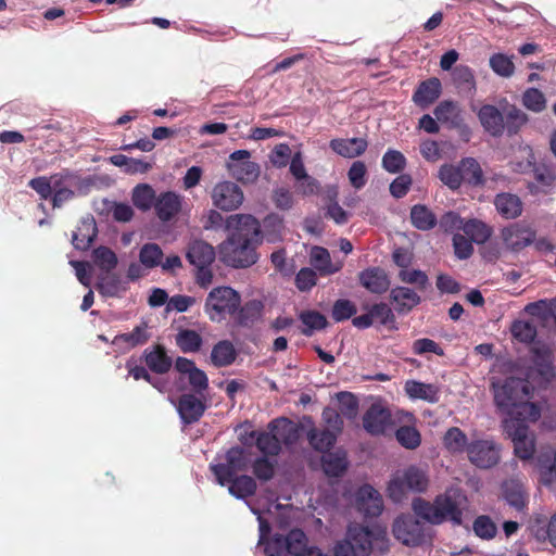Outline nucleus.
Segmentation results:
<instances>
[{
	"mask_svg": "<svg viewBox=\"0 0 556 556\" xmlns=\"http://www.w3.org/2000/svg\"><path fill=\"white\" fill-rule=\"evenodd\" d=\"M532 365L526 378L509 377L501 388L495 389L494 401L498 407L518 424L536 421L541 417V408L528 400L534 388H543L555 377L552 353L544 344L534 343L531 348Z\"/></svg>",
	"mask_w": 556,
	"mask_h": 556,
	"instance_id": "obj_1",
	"label": "nucleus"
},
{
	"mask_svg": "<svg viewBox=\"0 0 556 556\" xmlns=\"http://www.w3.org/2000/svg\"><path fill=\"white\" fill-rule=\"evenodd\" d=\"M226 227L230 233L218 247L220 261L233 268L254 265L258 261L256 249L262 243L258 220L249 214H237L227 219Z\"/></svg>",
	"mask_w": 556,
	"mask_h": 556,
	"instance_id": "obj_2",
	"label": "nucleus"
},
{
	"mask_svg": "<svg viewBox=\"0 0 556 556\" xmlns=\"http://www.w3.org/2000/svg\"><path fill=\"white\" fill-rule=\"evenodd\" d=\"M465 500L459 489H447L444 493L435 496L433 502L422 497H416L412 503L415 515L431 525H441L445 520L454 525L463 521L462 504Z\"/></svg>",
	"mask_w": 556,
	"mask_h": 556,
	"instance_id": "obj_3",
	"label": "nucleus"
},
{
	"mask_svg": "<svg viewBox=\"0 0 556 556\" xmlns=\"http://www.w3.org/2000/svg\"><path fill=\"white\" fill-rule=\"evenodd\" d=\"M430 485V477L427 467L409 465L403 470L396 471L389 484L388 495L394 503H401L408 493H426Z\"/></svg>",
	"mask_w": 556,
	"mask_h": 556,
	"instance_id": "obj_4",
	"label": "nucleus"
},
{
	"mask_svg": "<svg viewBox=\"0 0 556 556\" xmlns=\"http://www.w3.org/2000/svg\"><path fill=\"white\" fill-rule=\"evenodd\" d=\"M241 304L240 293L228 286L213 288L204 303V313L212 323H223L232 317Z\"/></svg>",
	"mask_w": 556,
	"mask_h": 556,
	"instance_id": "obj_5",
	"label": "nucleus"
},
{
	"mask_svg": "<svg viewBox=\"0 0 556 556\" xmlns=\"http://www.w3.org/2000/svg\"><path fill=\"white\" fill-rule=\"evenodd\" d=\"M345 538L351 542L358 556H370L374 544L383 545L379 546L382 553L388 551L386 531L378 527L369 528L359 523L350 525Z\"/></svg>",
	"mask_w": 556,
	"mask_h": 556,
	"instance_id": "obj_6",
	"label": "nucleus"
},
{
	"mask_svg": "<svg viewBox=\"0 0 556 556\" xmlns=\"http://www.w3.org/2000/svg\"><path fill=\"white\" fill-rule=\"evenodd\" d=\"M430 528L414 516L401 515L392 525L394 538L406 546H420L430 540Z\"/></svg>",
	"mask_w": 556,
	"mask_h": 556,
	"instance_id": "obj_7",
	"label": "nucleus"
},
{
	"mask_svg": "<svg viewBox=\"0 0 556 556\" xmlns=\"http://www.w3.org/2000/svg\"><path fill=\"white\" fill-rule=\"evenodd\" d=\"M225 460V463L210 465V469L214 473L217 483L222 486H225L232 476L247 470L249 465L247 452L241 446L230 447L226 452Z\"/></svg>",
	"mask_w": 556,
	"mask_h": 556,
	"instance_id": "obj_8",
	"label": "nucleus"
},
{
	"mask_svg": "<svg viewBox=\"0 0 556 556\" xmlns=\"http://www.w3.org/2000/svg\"><path fill=\"white\" fill-rule=\"evenodd\" d=\"M525 162L518 164L519 172L532 170L535 181L544 188H551L556 181V166L552 163L542 162L536 164L531 147L520 148Z\"/></svg>",
	"mask_w": 556,
	"mask_h": 556,
	"instance_id": "obj_9",
	"label": "nucleus"
},
{
	"mask_svg": "<svg viewBox=\"0 0 556 556\" xmlns=\"http://www.w3.org/2000/svg\"><path fill=\"white\" fill-rule=\"evenodd\" d=\"M241 188L232 181H222L215 185L212 191V200L215 207L222 211H235L243 202Z\"/></svg>",
	"mask_w": 556,
	"mask_h": 556,
	"instance_id": "obj_10",
	"label": "nucleus"
},
{
	"mask_svg": "<svg viewBox=\"0 0 556 556\" xmlns=\"http://www.w3.org/2000/svg\"><path fill=\"white\" fill-rule=\"evenodd\" d=\"M302 529L294 528L287 534L276 533L265 543V554L267 556H294L296 545L300 544Z\"/></svg>",
	"mask_w": 556,
	"mask_h": 556,
	"instance_id": "obj_11",
	"label": "nucleus"
},
{
	"mask_svg": "<svg viewBox=\"0 0 556 556\" xmlns=\"http://www.w3.org/2000/svg\"><path fill=\"white\" fill-rule=\"evenodd\" d=\"M198 394L184 393L177 401V410L185 425H191L201 419L206 404L197 396Z\"/></svg>",
	"mask_w": 556,
	"mask_h": 556,
	"instance_id": "obj_12",
	"label": "nucleus"
},
{
	"mask_svg": "<svg viewBox=\"0 0 556 556\" xmlns=\"http://www.w3.org/2000/svg\"><path fill=\"white\" fill-rule=\"evenodd\" d=\"M356 504L357 509L368 517H377L383 509V501L380 493L369 484H364L358 489Z\"/></svg>",
	"mask_w": 556,
	"mask_h": 556,
	"instance_id": "obj_13",
	"label": "nucleus"
},
{
	"mask_svg": "<svg viewBox=\"0 0 556 556\" xmlns=\"http://www.w3.org/2000/svg\"><path fill=\"white\" fill-rule=\"evenodd\" d=\"M182 198L174 191L161 192L154 204V212L157 218L163 222H170L181 211Z\"/></svg>",
	"mask_w": 556,
	"mask_h": 556,
	"instance_id": "obj_14",
	"label": "nucleus"
},
{
	"mask_svg": "<svg viewBox=\"0 0 556 556\" xmlns=\"http://www.w3.org/2000/svg\"><path fill=\"white\" fill-rule=\"evenodd\" d=\"M500 497L518 511H523L527 507V492L522 481L518 478H511L503 481L501 484Z\"/></svg>",
	"mask_w": 556,
	"mask_h": 556,
	"instance_id": "obj_15",
	"label": "nucleus"
},
{
	"mask_svg": "<svg viewBox=\"0 0 556 556\" xmlns=\"http://www.w3.org/2000/svg\"><path fill=\"white\" fill-rule=\"evenodd\" d=\"M390 422V412L377 404H372L363 416L364 429L371 435L383 434Z\"/></svg>",
	"mask_w": 556,
	"mask_h": 556,
	"instance_id": "obj_16",
	"label": "nucleus"
},
{
	"mask_svg": "<svg viewBox=\"0 0 556 556\" xmlns=\"http://www.w3.org/2000/svg\"><path fill=\"white\" fill-rule=\"evenodd\" d=\"M514 443V451L517 457L527 460L535 452L534 435L526 425L518 424L509 433Z\"/></svg>",
	"mask_w": 556,
	"mask_h": 556,
	"instance_id": "obj_17",
	"label": "nucleus"
},
{
	"mask_svg": "<svg viewBox=\"0 0 556 556\" xmlns=\"http://www.w3.org/2000/svg\"><path fill=\"white\" fill-rule=\"evenodd\" d=\"M362 287L375 294H382L390 288V280L384 269L369 267L358 274Z\"/></svg>",
	"mask_w": 556,
	"mask_h": 556,
	"instance_id": "obj_18",
	"label": "nucleus"
},
{
	"mask_svg": "<svg viewBox=\"0 0 556 556\" xmlns=\"http://www.w3.org/2000/svg\"><path fill=\"white\" fill-rule=\"evenodd\" d=\"M441 93L442 85L440 79L431 77L418 85L413 93V101L417 106L427 109L440 98Z\"/></svg>",
	"mask_w": 556,
	"mask_h": 556,
	"instance_id": "obj_19",
	"label": "nucleus"
},
{
	"mask_svg": "<svg viewBox=\"0 0 556 556\" xmlns=\"http://www.w3.org/2000/svg\"><path fill=\"white\" fill-rule=\"evenodd\" d=\"M264 302L257 299L249 300L243 305L240 304L235 316V321L243 328H252L256 323L261 321L264 315Z\"/></svg>",
	"mask_w": 556,
	"mask_h": 556,
	"instance_id": "obj_20",
	"label": "nucleus"
},
{
	"mask_svg": "<svg viewBox=\"0 0 556 556\" xmlns=\"http://www.w3.org/2000/svg\"><path fill=\"white\" fill-rule=\"evenodd\" d=\"M268 430L274 431L281 444L291 446L300 439L301 428L286 417L276 418L268 424Z\"/></svg>",
	"mask_w": 556,
	"mask_h": 556,
	"instance_id": "obj_21",
	"label": "nucleus"
},
{
	"mask_svg": "<svg viewBox=\"0 0 556 556\" xmlns=\"http://www.w3.org/2000/svg\"><path fill=\"white\" fill-rule=\"evenodd\" d=\"M390 301L399 314H407L421 302V298L410 288L395 287L390 291Z\"/></svg>",
	"mask_w": 556,
	"mask_h": 556,
	"instance_id": "obj_22",
	"label": "nucleus"
},
{
	"mask_svg": "<svg viewBox=\"0 0 556 556\" xmlns=\"http://www.w3.org/2000/svg\"><path fill=\"white\" fill-rule=\"evenodd\" d=\"M143 358L148 368L159 375L168 372L173 366L172 358L166 354L165 348L161 344H156L152 349H146Z\"/></svg>",
	"mask_w": 556,
	"mask_h": 556,
	"instance_id": "obj_23",
	"label": "nucleus"
},
{
	"mask_svg": "<svg viewBox=\"0 0 556 556\" xmlns=\"http://www.w3.org/2000/svg\"><path fill=\"white\" fill-rule=\"evenodd\" d=\"M330 149L346 159H354L362 155L367 147L368 142L364 138H350V139H332L329 142Z\"/></svg>",
	"mask_w": 556,
	"mask_h": 556,
	"instance_id": "obj_24",
	"label": "nucleus"
},
{
	"mask_svg": "<svg viewBox=\"0 0 556 556\" xmlns=\"http://www.w3.org/2000/svg\"><path fill=\"white\" fill-rule=\"evenodd\" d=\"M405 392L413 400H422L434 404L440 400V388L433 383H425L417 380L405 382Z\"/></svg>",
	"mask_w": 556,
	"mask_h": 556,
	"instance_id": "obj_25",
	"label": "nucleus"
},
{
	"mask_svg": "<svg viewBox=\"0 0 556 556\" xmlns=\"http://www.w3.org/2000/svg\"><path fill=\"white\" fill-rule=\"evenodd\" d=\"M186 256L189 263L197 267L212 265L215 261L216 253L214 248L207 242L194 240L189 244Z\"/></svg>",
	"mask_w": 556,
	"mask_h": 556,
	"instance_id": "obj_26",
	"label": "nucleus"
},
{
	"mask_svg": "<svg viewBox=\"0 0 556 556\" xmlns=\"http://www.w3.org/2000/svg\"><path fill=\"white\" fill-rule=\"evenodd\" d=\"M321 465L328 477H341L349 466L346 453L342 450L327 452L321 457Z\"/></svg>",
	"mask_w": 556,
	"mask_h": 556,
	"instance_id": "obj_27",
	"label": "nucleus"
},
{
	"mask_svg": "<svg viewBox=\"0 0 556 556\" xmlns=\"http://www.w3.org/2000/svg\"><path fill=\"white\" fill-rule=\"evenodd\" d=\"M98 235L97 224L93 218L83 219L77 227V230L74 231L72 237L73 245L78 249L86 251L90 248L93 240Z\"/></svg>",
	"mask_w": 556,
	"mask_h": 556,
	"instance_id": "obj_28",
	"label": "nucleus"
},
{
	"mask_svg": "<svg viewBox=\"0 0 556 556\" xmlns=\"http://www.w3.org/2000/svg\"><path fill=\"white\" fill-rule=\"evenodd\" d=\"M494 205L506 219L517 218L522 213V202L518 195L513 193L497 194L494 199Z\"/></svg>",
	"mask_w": 556,
	"mask_h": 556,
	"instance_id": "obj_29",
	"label": "nucleus"
},
{
	"mask_svg": "<svg viewBox=\"0 0 556 556\" xmlns=\"http://www.w3.org/2000/svg\"><path fill=\"white\" fill-rule=\"evenodd\" d=\"M250 437L255 439V445L262 456L276 457L281 452V445L274 431H252Z\"/></svg>",
	"mask_w": 556,
	"mask_h": 556,
	"instance_id": "obj_30",
	"label": "nucleus"
},
{
	"mask_svg": "<svg viewBox=\"0 0 556 556\" xmlns=\"http://www.w3.org/2000/svg\"><path fill=\"white\" fill-rule=\"evenodd\" d=\"M503 238L508 247L520 250L533 242L535 233L529 228L514 225L503 231Z\"/></svg>",
	"mask_w": 556,
	"mask_h": 556,
	"instance_id": "obj_31",
	"label": "nucleus"
},
{
	"mask_svg": "<svg viewBox=\"0 0 556 556\" xmlns=\"http://www.w3.org/2000/svg\"><path fill=\"white\" fill-rule=\"evenodd\" d=\"M230 175L243 184L254 182L260 176V166L250 160L244 162H228Z\"/></svg>",
	"mask_w": 556,
	"mask_h": 556,
	"instance_id": "obj_32",
	"label": "nucleus"
},
{
	"mask_svg": "<svg viewBox=\"0 0 556 556\" xmlns=\"http://www.w3.org/2000/svg\"><path fill=\"white\" fill-rule=\"evenodd\" d=\"M298 317L302 323L301 333L305 337H311L314 332L324 330L328 326L326 316L315 309L302 311Z\"/></svg>",
	"mask_w": 556,
	"mask_h": 556,
	"instance_id": "obj_33",
	"label": "nucleus"
},
{
	"mask_svg": "<svg viewBox=\"0 0 556 556\" xmlns=\"http://www.w3.org/2000/svg\"><path fill=\"white\" fill-rule=\"evenodd\" d=\"M226 485H228V492L239 500H245L254 495L257 490L255 480L247 475L232 476Z\"/></svg>",
	"mask_w": 556,
	"mask_h": 556,
	"instance_id": "obj_34",
	"label": "nucleus"
},
{
	"mask_svg": "<svg viewBox=\"0 0 556 556\" xmlns=\"http://www.w3.org/2000/svg\"><path fill=\"white\" fill-rule=\"evenodd\" d=\"M412 225L421 231L433 229L438 224L435 214L425 204H415L409 214Z\"/></svg>",
	"mask_w": 556,
	"mask_h": 556,
	"instance_id": "obj_35",
	"label": "nucleus"
},
{
	"mask_svg": "<svg viewBox=\"0 0 556 556\" xmlns=\"http://www.w3.org/2000/svg\"><path fill=\"white\" fill-rule=\"evenodd\" d=\"M236 349L228 340L217 342L211 352V361L215 367L229 366L236 361Z\"/></svg>",
	"mask_w": 556,
	"mask_h": 556,
	"instance_id": "obj_36",
	"label": "nucleus"
},
{
	"mask_svg": "<svg viewBox=\"0 0 556 556\" xmlns=\"http://www.w3.org/2000/svg\"><path fill=\"white\" fill-rule=\"evenodd\" d=\"M156 198L155 190L148 184H139L132 189L131 201L142 212L154 207Z\"/></svg>",
	"mask_w": 556,
	"mask_h": 556,
	"instance_id": "obj_37",
	"label": "nucleus"
},
{
	"mask_svg": "<svg viewBox=\"0 0 556 556\" xmlns=\"http://www.w3.org/2000/svg\"><path fill=\"white\" fill-rule=\"evenodd\" d=\"M148 329V324L146 321H141L138 326H136L132 329V331L117 334L114 339V342H123L127 344L128 348L131 349L138 345H143L149 341L151 337Z\"/></svg>",
	"mask_w": 556,
	"mask_h": 556,
	"instance_id": "obj_38",
	"label": "nucleus"
},
{
	"mask_svg": "<svg viewBox=\"0 0 556 556\" xmlns=\"http://www.w3.org/2000/svg\"><path fill=\"white\" fill-rule=\"evenodd\" d=\"M311 446L318 452L330 450L337 441V432L329 429H312L307 434Z\"/></svg>",
	"mask_w": 556,
	"mask_h": 556,
	"instance_id": "obj_39",
	"label": "nucleus"
},
{
	"mask_svg": "<svg viewBox=\"0 0 556 556\" xmlns=\"http://www.w3.org/2000/svg\"><path fill=\"white\" fill-rule=\"evenodd\" d=\"M97 290L104 296H117L121 291L126 288L123 286L122 279L118 275L110 273H103L99 277V281L96 286Z\"/></svg>",
	"mask_w": 556,
	"mask_h": 556,
	"instance_id": "obj_40",
	"label": "nucleus"
},
{
	"mask_svg": "<svg viewBox=\"0 0 556 556\" xmlns=\"http://www.w3.org/2000/svg\"><path fill=\"white\" fill-rule=\"evenodd\" d=\"M459 167L462 168V174L464 176V182L470 186H479L483 184V172L478 163V161L473 157H464L459 162Z\"/></svg>",
	"mask_w": 556,
	"mask_h": 556,
	"instance_id": "obj_41",
	"label": "nucleus"
},
{
	"mask_svg": "<svg viewBox=\"0 0 556 556\" xmlns=\"http://www.w3.org/2000/svg\"><path fill=\"white\" fill-rule=\"evenodd\" d=\"M289 169L296 180L304 179L307 182L306 189L303 190L304 193L315 192V189L317 188L316 180L307 175L303 163L302 153L300 151L292 155Z\"/></svg>",
	"mask_w": 556,
	"mask_h": 556,
	"instance_id": "obj_42",
	"label": "nucleus"
},
{
	"mask_svg": "<svg viewBox=\"0 0 556 556\" xmlns=\"http://www.w3.org/2000/svg\"><path fill=\"white\" fill-rule=\"evenodd\" d=\"M439 179L451 190H458L464 182V176L462 174V168L458 165L454 164H443L441 165L438 174Z\"/></svg>",
	"mask_w": 556,
	"mask_h": 556,
	"instance_id": "obj_43",
	"label": "nucleus"
},
{
	"mask_svg": "<svg viewBox=\"0 0 556 556\" xmlns=\"http://www.w3.org/2000/svg\"><path fill=\"white\" fill-rule=\"evenodd\" d=\"M506 130L509 136L517 134L529 121L528 115L515 105H508L503 110Z\"/></svg>",
	"mask_w": 556,
	"mask_h": 556,
	"instance_id": "obj_44",
	"label": "nucleus"
},
{
	"mask_svg": "<svg viewBox=\"0 0 556 556\" xmlns=\"http://www.w3.org/2000/svg\"><path fill=\"white\" fill-rule=\"evenodd\" d=\"M202 343V337L195 330L184 329L176 336V344L184 353L198 352Z\"/></svg>",
	"mask_w": 556,
	"mask_h": 556,
	"instance_id": "obj_45",
	"label": "nucleus"
},
{
	"mask_svg": "<svg viewBox=\"0 0 556 556\" xmlns=\"http://www.w3.org/2000/svg\"><path fill=\"white\" fill-rule=\"evenodd\" d=\"M312 264L321 275H331L340 270L341 265H332L330 254L325 248H315Z\"/></svg>",
	"mask_w": 556,
	"mask_h": 556,
	"instance_id": "obj_46",
	"label": "nucleus"
},
{
	"mask_svg": "<svg viewBox=\"0 0 556 556\" xmlns=\"http://www.w3.org/2000/svg\"><path fill=\"white\" fill-rule=\"evenodd\" d=\"M94 264L103 271L110 273L117 265L116 254L108 247H98L92 251Z\"/></svg>",
	"mask_w": 556,
	"mask_h": 556,
	"instance_id": "obj_47",
	"label": "nucleus"
},
{
	"mask_svg": "<svg viewBox=\"0 0 556 556\" xmlns=\"http://www.w3.org/2000/svg\"><path fill=\"white\" fill-rule=\"evenodd\" d=\"M407 164L405 155L393 149H389L382 156L381 165L390 174L402 173Z\"/></svg>",
	"mask_w": 556,
	"mask_h": 556,
	"instance_id": "obj_48",
	"label": "nucleus"
},
{
	"mask_svg": "<svg viewBox=\"0 0 556 556\" xmlns=\"http://www.w3.org/2000/svg\"><path fill=\"white\" fill-rule=\"evenodd\" d=\"M395 438L407 450H416L421 443V434L413 426H401L395 431Z\"/></svg>",
	"mask_w": 556,
	"mask_h": 556,
	"instance_id": "obj_49",
	"label": "nucleus"
},
{
	"mask_svg": "<svg viewBox=\"0 0 556 556\" xmlns=\"http://www.w3.org/2000/svg\"><path fill=\"white\" fill-rule=\"evenodd\" d=\"M454 85L463 92H470L475 89V77L472 71L466 65H458L452 72Z\"/></svg>",
	"mask_w": 556,
	"mask_h": 556,
	"instance_id": "obj_50",
	"label": "nucleus"
},
{
	"mask_svg": "<svg viewBox=\"0 0 556 556\" xmlns=\"http://www.w3.org/2000/svg\"><path fill=\"white\" fill-rule=\"evenodd\" d=\"M433 114L435 115L438 122L443 124H451L453 126L456 125L459 117L457 105L451 100H444L440 102L435 106Z\"/></svg>",
	"mask_w": 556,
	"mask_h": 556,
	"instance_id": "obj_51",
	"label": "nucleus"
},
{
	"mask_svg": "<svg viewBox=\"0 0 556 556\" xmlns=\"http://www.w3.org/2000/svg\"><path fill=\"white\" fill-rule=\"evenodd\" d=\"M546 103L544 93L536 88H528L522 93V105L531 112H543L546 109Z\"/></svg>",
	"mask_w": 556,
	"mask_h": 556,
	"instance_id": "obj_52",
	"label": "nucleus"
},
{
	"mask_svg": "<svg viewBox=\"0 0 556 556\" xmlns=\"http://www.w3.org/2000/svg\"><path fill=\"white\" fill-rule=\"evenodd\" d=\"M163 251L156 243H146L139 252V261L147 268H154L161 264Z\"/></svg>",
	"mask_w": 556,
	"mask_h": 556,
	"instance_id": "obj_53",
	"label": "nucleus"
},
{
	"mask_svg": "<svg viewBox=\"0 0 556 556\" xmlns=\"http://www.w3.org/2000/svg\"><path fill=\"white\" fill-rule=\"evenodd\" d=\"M444 446L452 453H460L467 445V437L457 427L450 428L443 438Z\"/></svg>",
	"mask_w": 556,
	"mask_h": 556,
	"instance_id": "obj_54",
	"label": "nucleus"
},
{
	"mask_svg": "<svg viewBox=\"0 0 556 556\" xmlns=\"http://www.w3.org/2000/svg\"><path fill=\"white\" fill-rule=\"evenodd\" d=\"M489 65L501 77L508 78L515 73L511 59L503 53H495L489 59Z\"/></svg>",
	"mask_w": 556,
	"mask_h": 556,
	"instance_id": "obj_55",
	"label": "nucleus"
},
{
	"mask_svg": "<svg viewBox=\"0 0 556 556\" xmlns=\"http://www.w3.org/2000/svg\"><path fill=\"white\" fill-rule=\"evenodd\" d=\"M357 312L356 305L346 299H339L332 305L331 317L336 323L353 317Z\"/></svg>",
	"mask_w": 556,
	"mask_h": 556,
	"instance_id": "obj_56",
	"label": "nucleus"
},
{
	"mask_svg": "<svg viewBox=\"0 0 556 556\" xmlns=\"http://www.w3.org/2000/svg\"><path fill=\"white\" fill-rule=\"evenodd\" d=\"M466 237L477 243H483L486 241V228L484 223L477 219L463 220L460 228Z\"/></svg>",
	"mask_w": 556,
	"mask_h": 556,
	"instance_id": "obj_57",
	"label": "nucleus"
},
{
	"mask_svg": "<svg viewBox=\"0 0 556 556\" xmlns=\"http://www.w3.org/2000/svg\"><path fill=\"white\" fill-rule=\"evenodd\" d=\"M399 279L404 283L416 286L420 291L426 290L429 283L428 276L420 269H401Z\"/></svg>",
	"mask_w": 556,
	"mask_h": 556,
	"instance_id": "obj_58",
	"label": "nucleus"
},
{
	"mask_svg": "<svg viewBox=\"0 0 556 556\" xmlns=\"http://www.w3.org/2000/svg\"><path fill=\"white\" fill-rule=\"evenodd\" d=\"M252 472L261 481H269L275 475V463L266 456H260L252 463Z\"/></svg>",
	"mask_w": 556,
	"mask_h": 556,
	"instance_id": "obj_59",
	"label": "nucleus"
},
{
	"mask_svg": "<svg viewBox=\"0 0 556 556\" xmlns=\"http://www.w3.org/2000/svg\"><path fill=\"white\" fill-rule=\"evenodd\" d=\"M511 333L520 342L531 343L536 337V327L531 321L518 320L513 324Z\"/></svg>",
	"mask_w": 556,
	"mask_h": 556,
	"instance_id": "obj_60",
	"label": "nucleus"
},
{
	"mask_svg": "<svg viewBox=\"0 0 556 556\" xmlns=\"http://www.w3.org/2000/svg\"><path fill=\"white\" fill-rule=\"evenodd\" d=\"M364 308H369L372 320H378L383 326H390L395 323V316L391 307L384 302L376 303L371 306L366 305Z\"/></svg>",
	"mask_w": 556,
	"mask_h": 556,
	"instance_id": "obj_61",
	"label": "nucleus"
},
{
	"mask_svg": "<svg viewBox=\"0 0 556 556\" xmlns=\"http://www.w3.org/2000/svg\"><path fill=\"white\" fill-rule=\"evenodd\" d=\"M348 178L351 186L357 190L365 187L367 182V167L363 161H355L348 170Z\"/></svg>",
	"mask_w": 556,
	"mask_h": 556,
	"instance_id": "obj_62",
	"label": "nucleus"
},
{
	"mask_svg": "<svg viewBox=\"0 0 556 556\" xmlns=\"http://www.w3.org/2000/svg\"><path fill=\"white\" fill-rule=\"evenodd\" d=\"M469 460L479 468H486V441H476L467 447Z\"/></svg>",
	"mask_w": 556,
	"mask_h": 556,
	"instance_id": "obj_63",
	"label": "nucleus"
},
{
	"mask_svg": "<svg viewBox=\"0 0 556 556\" xmlns=\"http://www.w3.org/2000/svg\"><path fill=\"white\" fill-rule=\"evenodd\" d=\"M300 544L296 545L294 556H330L317 545L311 544L306 533L302 530Z\"/></svg>",
	"mask_w": 556,
	"mask_h": 556,
	"instance_id": "obj_64",
	"label": "nucleus"
}]
</instances>
